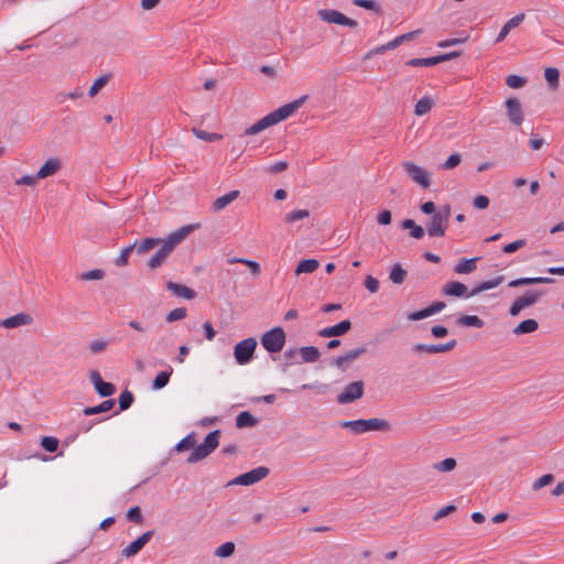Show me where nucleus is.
Wrapping results in <instances>:
<instances>
[{"label": "nucleus", "mask_w": 564, "mask_h": 564, "mask_svg": "<svg viewBox=\"0 0 564 564\" xmlns=\"http://www.w3.org/2000/svg\"><path fill=\"white\" fill-rule=\"evenodd\" d=\"M199 225H187L178 228L177 230L171 232L166 238L162 239V242L159 245L158 251L149 259L148 268L150 270H155L160 268L169 256L173 252L175 247L184 241L187 236Z\"/></svg>", "instance_id": "obj_1"}, {"label": "nucleus", "mask_w": 564, "mask_h": 564, "mask_svg": "<svg viewBox=\"0 0 564 564\" xmlns=\"http://www.w3.org/2000/svg\"><path fill=\"white\" fill-rule=\"evenodd\" d=\"M307 99V96L304 95L299 99L293 100L292 102L285 104L282 107L275 109L274 111L268 113L249 128H247L243 132V135H256L263 130L278 124L279 122L291 117Z\"/></svg>", "instance_id": "obj_2"}, {"label": "nucleus", "mask_w": 564, "mask_h": 564, "mask_svg": "<svg viewBox=\"0 0 564 564\" xmlns=\"http://www.w3.org/2000/svg\"><path fill=\"white\" fill-rule=\"evenodd\" d=\"M339 426L341 429L349 430L357 435L371 431H389L391 429V424L387 420L378 417L343 421L339 423Z\"/></svg>", "instance_id": "obj_3"}, {"label": "nucleus", "mask_w": 564, "mask_h": 564, "mask_svg": "<svg viewBox=\"0 0 564 564\" xmlns=\"http://www.w3.org/2000/svg\"><path fill=\"white\" fill-rule=\"evenodd\" d=\"M451 217V206L444 205L437 208V213L432 215L426 221L425 227L430 237H443L448 227Z\"/></svg>", "instance_id": "obj_4"}, {"label": "nucleus", "mask_w": 564, "mask_h": 564, "mask_svg": "<svg viewBox=\"0 0 564 564\" xmlns=\"http://www.w3.org/2000/svg\"><path fill=\"white\" fill-rule=\"evenodd\" d=\"M220 431L210 432L199 445H195L194 451L187 457L188 464H195L208 457L219 445Z\"/></svg>", "instance_id": "obj_5"}, {"label": "nucleus", "mask_w": 564, "mask_h": 564, "mask_svg": "<svg viewBox=\"0 0 564 564\" xmlns=\"http://www.w3.org/2000/svg\"><path fill=\"white\" fill-rule=\"evenodd\" d=\"M261 345L271 352H280L285 345V333L282 327H274L261 336Z\"/></svg>", "instance_id": "obj_6"}, {"label": "nucleus", "mask_w": 564, "mask_h": 564, "mask_svg": "<svg viewBox=\"0 0 564 564\" xmlns=\"http://www.w3.org/2000/svg\"><path fill=\"white\" fill-rule=\"evenodd\" d=\"M543 291L540 290H529L523 295L519 296L510 306L509 314L511 316H518L522 310L533 306L536 304L542 295Z\"/></svg>", "instance_id": "obj_7"}, {"label": "nucleus", "mask_w": 564, "mask_h": 564, "mask_svg": "<svg viewBox=\"0 0 564 564\" xmlns=\"http://www.w3.org/2000/svg\"><path fill=\"white\" fill-rule=\"evenodd\" d=\"M257 340L253 337L237 343L234 347V357L239 365H247L253 358Z\"/></svg>", "instance_id": "obj_8"}, {"label": "nucleus", "mask_w": 564, "mask_h": 564, "mask_svg": "<svg viewBox=\"0 0 564 564\" xmlns=\"http://www.w3.org/2000/svg\"><path fill=\"white\" fill-rule=\"evenodd\" d=\"M269 475V468L259 466L248 473L241 474L230 480L227 486H251L264 479Z\"/></svg>", "instance_id": "obj_9"}, {"label": "nucleus", "mask_w": 564, "mask_h": 564, "mask_svg": "<svg viewBox=\"0 0 564 564\" xmlns=\"http://www.w3.org/2000/svg\"><path fill=\"white\" fill-rule=\"evenodd\" d=\"M402 167L406 175L417 185L423 188H429L431 185V174L423 167L416 165L411 161H404Z\"/></svg>", "instance_id": "obj_10"}, {"label": "nucleus", "mask_w": 564, "mask_h": 564, "mask_svg": "<svg viewBox=\"0 0 564 564\" xmlns=\"http://www.w3.org/2000/svg\"><path fill=\"white\" fill-rule=\"evenodd\" d=\"M317 15L322 21L326 23H334L349 28H356L358 25L356 20L346 17L337 10L322 9L317 11Z\"/></svg>", "instance_id": "obj_11"}, {"label": "nucleus", "mask_w": 564, "mask_h": 564, "mask_svg": "<svg viewBox=\"0 0 564 564\" xmlns=\"http://www.w3.org/2000/svg\"><path fill=\"white\" fill-rule=\"evenodd\" d=\"M364 395V382L361 380L350 382L337 395L339 404H348L359 400Z\"/></svg>", "instance_id": "obj_12"}, {"label": "nucleus", "mask_w": 564, "mask_h": 564, "mask_svg": "<svg viewBox=\"0 0 564 564\" xmlns=\"http://www.w3.org/2000/svg\"><path fill=\"white\" fill-rule=\"evenodd\" d=\"M153 530L147 531L141 534L137 540L132 541L129 545L121 550V555L126 558L135 556L143 546L152 539Z\"/></svg>", "instance_id": "obj_13"}, {"label": "nucleus", "mask_w": 564, "mask_h": 564, "mask_svg": "<svg viewBox=\"0 0 564 564\" xmlns=\"http://www.w3.org/2000/svg\"><path fill=\"white\" fill-rule=\"evenodd\" d=\"M458 55H459L458 52H451V53H446V54L433 56V57L412 58L406 62V65L414 66V67H419V66L430 67V66H434L441 62H445V61L455 58Z\"/></svg>", "instance_id": "obj_14"}, {"label": "nucleus", "mask_w": 564, "mask_h": 564, "mask_svg": "<svg viewBox=\"0 0 564 564\" xmlns=\"http://www.w3.org/2000/svg\"><path fill=\"white\" fill-rule=\"evenodd\" d=\"M506 108L510 122L520 126L524 119L521 102L517 98H509L506 100Z\"/></svg>", "instance_id": "obj_15"}, {"label": "nucleus", "mask_w": 564, "mask_h": 564, "mask_svg": "<svg viewBox=\"0 0 564 564\" xmlns=\"http://www.w3.org/2000/svg\"><path fill=\"white\" fill-rule=\"evenodd\" d=\"M89 378L99 395L110 397L116 392V387L112 383L105 382L97 370L90 371Z\"/></svg>", "instance_id": "obj_16"}, {"label": "nucleus", "mask_w": 564, "mask_h": 564, "mask_svg": "<svg viewBox=\"0 0 564 564\" xmlns=\"http://www.w3.org/2000/svg\"><path fill=\"white\" fill-rule=\"evenodd\" d=\"M456 346V340L452 339L446 344H416L413 349L416 352H426V354H441L452 350Z\"/></svg>", "instance_id": "obj_17"}, {"label": "nucleus", "mask_w": 564, "mask_h": 564, "mask_svg": "<svg viewBox=\"0 0 564 564\" xmlns=\"http://www.w3.org/2000/svg\"><path fill=\"white\" fill-rule=\"evenodd\" d=\"M366 352H367L366 347H358V348L351 349V350L347 351L345 355L337 357L334 360V364L339 369L345 371L348 368L349 364L354 362L356 359H358L360 356H362Z\"/></svg>", "instance_id": "obj_18"}, {"label": "nucleus", "mask_w": 564, "mask_h": 564, "mask_svg": "<svg viewBox=\"0 0 564 564\" xmlns=\"http://www.w3.org/2000/svg\"><path fill=\"white\" fill-rule=\"evenodd\" d=\"M63 167V163L58 158H51L39 169L37 177L40 180L47 178L58 173Z\"/></svg>", "instance_id": "obj_19"}, {"label": "nucleus", "mask_w": 564, "mask_h": 564, "mask_svg": "<svg viewBox=\"0 0 564 564\" xmlns=\"http://www.w3.org/2000/svg\"><path fill=\"white\" fill-rule=\"evenodd\" d=\"M32 323H33V318L30 314L19 313L11 317L0 321V327L17 328L20 326L31 325Z\"/></svg>", "instance_id": "obj_20"}, {"label": "nucleus", "mask_w": 564, "mask_h": 564, "mask_svg": "<svg viewBox=\"0 0 564 564\" xmlns=\"http://www.w3.org/2000/svg\"><path fill=\"white\" fill-rule=\"evenodd\" d=\"M351 328V322L349 319L341 321L340 323L325 327L318 332V335L324 338L337 337L345 335Z\"/></svg>", "instance_id": "obj_21"}, {"label": "nucleus", "mask_w": 564, "mask_h": 564, "mask_svg": "<svg viewBox=\"0 0 564 564\" xmlns=\"http://www.w3.org/2000/svg\"><path fill=\"white\" fill-rule=\"evenodd\" d=\"M166 289L177 297H183L185 300H193L196 297V292L194 290L176 282L169 281L166 283Z\"/></svg>", "instance_id": "obj_22"}, {"label": "nucleus", "mask_w": 564, "mask_h": 564, "mask_svg": "<svg viewBox=\"0 0 564 564\" xmlns=\"http://www.w3.org/2000/svg\"><path fill=\"white\" fill-rule=\"evenodd\" d=\"M161 242L162 239L160 238H144L142 240L134 241L132 246L138 254L143 256L153 250L154 248L159 247Z\"/></svg>", "instance_id": "obj_23"}, {"label": "nucleus", "mask_w": 564, "mask_h": 564, "mask_svg": "<svg viewBox=\"0 0 564 564\" xmlns=\"http://www.w3.org/2000/svg\"><path fill=\"white\" fill-rule=\"evenodd\" d=\"M524 18H525L524 13H519V14L514 15L513 18H511L509 21H507L505 23V25L501 28V30L496 39V43L502 42L512 29H516L521 24V22L524 20Z\"/></svg>", "instance_id": "obj_24"}, {"label": "nucleus", "mask_w": 564, "mask_h": 564, "mask_svg": "<svg viewBox=\"0 0 564 564\" xmlns=\"http://www.w3.org/2000/svg\"><path fill=\"white\" fill-rule=\"evenodd\" d=\"M240 195V192L235 189L231 191L217 199L214 200L212 205V210L218 213L229 206L235 199H237Z\"/></svg>", "instance_id": "obj_25"}, {"label": "nucleus", "mask_w": 564, "mask_h": 564, "mask_svg": "<svg viewBox=\"0 0 564 564\" xmlns=\"http://www.w3.org/2000/svg\"><path fill=\"white\" fill-rule=\"evenodd\" d=\"M443 293L448 296H456V297H463L468 296L467 294V286L458 281H453L447 283L443 288Z\"/></svg>", "instance_id": "obj_26"}, {"label": "nucleus", "mask_w": 564, "mask_h": 564, "mask_svg": "<svg viewBox=\"0 0 564 564\" xmlns=\"http://www.w3.org/2000/svg\"><path fill=\"white\" fill-rule=\"evenodd\" d=\"M553 282H554V279H552V278H543V276H538V278H520V279H516V280L510 281L508 283V286L509 288H518V286L532 285V284H538V283L549 284V283H553Z\"/></svg>", "instance_id": "obj_27"}, {"label": "nucleus", "mask_w": 564, "mask_h": 564, "mask_svg": "<svg viewBox=\"0 0 564 564\" xmlns=\"http://www.w3.org/2000/svg\"><path fill=\"white\" fill-rule=\"evenodd\" d=\"M478 260L479 258L477 257L471 259H463L456 263L454 271L458 274H469L476 270V262Z\"/></svg>", "instance_id": "obj_28"}, {"label": "nucleus", "mask_w": 564, "mask_h": 564, "mask_svg": "<svg viewBox=\"0 0 564 564\" xmlns=\"http://www.w3.org/2000/svg\"><path fill=\"white\" fill-rule=\"evenodd\" d=\"M505 278L502 275H499L492 280L484 281L479 283L476 288L471 290V292L468 294V296H475L484 291L494 289L498 285H500L503 282Z\"/></svg>", "instance_id": "obj_29"}, {"label": "nucleus", "mask_w": 564, "mask_h": 564, "mask_svg": "<svg viewBox=\"0 0 564 564\" xmlns=\"http://www.w3.org/2000/svg\"><path fill=\"white\" fill-rule=\"evenodd\" d=\"M539 328V323L535 319L529 318L522 321L513 328V334L523 335L535 332Z\"/></svg>", "instance_id": "obj_30"}, {"label": "nucleus", "mask_w": 564, "mask_h": 564, "mask_svg": "<svg viewBox=\"0 0 564 564\" xmlns=\"http://www.w3.org/2000/svg\"><path fill=\"white\" fill-rule=\"evenodd\" d=\"M258 420L248 411L241 412L236 417L238 429L252 427L257 425Z\"/></svg>", "instance_id": "obj_31"}, {"label": "nucleus", "mask_w": 564, "mask_h": 564, "mask_svg": "<svg viewBox=\"0 0 564 564\" xmlns=\"http://www.w3.org/2000/svg\"><path fill=\"white\" fill-rule=\"evenodd\" d=\"M433 106H434V99L430 96H425L416 102V105L414 107V113L416 116H424L431 111Z\"/></svg>", "instance_id": "obj_32"}, {"label": "nucleus", "mask_w": 564, "mask_h": 564, "mask_svg": "<svg viewBox=\"0 0 564 564\" xmlns=\"http://www.w3.org/2000/svg\"><path fill=\"white\" fill-rule=\"evenodd\" d=\"M408 276L406 270L402 268L400 263H395L392 265L389 274V279L394 284H402Z\"/></svg>", "instance_id": "obj_33"}, {"label": "nucleus", "mask_w": 564, "mask_h": 564, "mask_svg": "<svg viewBox=\"0 0 564 564\" xmlns=\"http://www.w3.org/2000/svg\"><path fill=\"white\" fill-rule=\"evenodd\" d=\"M318 267L319 262L315 259L302 260L295 269V274L300 275L302 273H312L317 270Z\"/></svg>", "instance_id": "obj_34"}, {"label": "nucleus", "mask_w": 564, "mask_h": 564, "mask_svg": "<svg viewBox=\"0 0 564 564\" xmlns=\"http://www.w3.org/2000/svg\"><path fill=\"white\" fill-rule=\"evenodd\" d=\"M111 79V74H105L96 78L89 88V97H95Z\"/></svg>", "instance_id": "obj_35"}, {"label": "nucleus", "mask_w": 564, "mask_h": 564, "mask_svg": "<svg viewBox=\"0 0 564 564\" xmlns=\"http://www.w3.org/2000/svg\"><path fill=\"white\" fill-rule=\"evenodd\" d=\"M113 405H115L113 400H106L97 406L85 408L83 413L85 415H95V414L107 412V411L111 410L113 408Z\"/></svg>", "instance_id": "obj_36"}, {"label": "nucleus", "mask_w": 564, "mask_h": 564, "mask_svg": "<svg viewBox=\"0 0 564 564\" xmlns=\"http://www.w3.org/2000/svg\"><path fill=\"white\" fill-rule=\"evenodd\" d=\"M457 324L465 327L481 328L484 326V321L476 315H462L458 317Z\"/></svg>", "instance_id": "obj_37"}, {"label": "nucleus", "mask_w": 564, "mask_h": 564, "mask_svg": "<svg viewBox=\"0 0 564 564\" xmlns=\"http://www.w3.org/2000/svg\"><path fill=\"white\" fill-rule=\"evenodd\" d=\"M300 355L304 362H315L319 358V351L314 346L302 347Z\"/></svg>", "instance_id": "obj_38"}, {"label": "nucleus", "mask_w": 564, "mask_h": 564, "mask_svg": "<svg viewBox=\"0 0 564 564\" xmlns=\"http://www.w3.org/2000/svg\"><path fill=\"white\" fill-rule=\"evenodd\" d=\"M401 226L403 229H410L411 236L415 239H421L424 236V228L416 225L413 219H404Z\"/></svg>", "instance_id": "obj_39"}, {"label": "nucleus", "mask_w": 564, "mask_h": 564, "mask_svg": "<svg viewBox=\"0 0 564 564\" xmlns=\"http://www.w3.org/2000/svg\"><path fill=\"white\" fill-rule=\"evenodd\" d=\"M195 445H196V435H195V433H189L188 435H186L183 440H181L176 444L175 451L178 453H182V452L191 449V448L194 449Z\"/></svg>", "instance_id": "obj_40"}, {"label": "nucleus", "mask_w": 564, "mask_h": 564, "mask_svg": "<svg viewBox=\"0 0 564 564\" xmlns=\"http://www.w3.org/2000/svg\"><path fill=\"white\" fill-rule=\"evenodd\" d=\"M544 77H545V80L547 82L549 86L552 89H556L558 87V85H560V72H558L557 68L547 67L544 70Z\"/></svg>", "instance_id": "obj_41"}, {"label": "nucleus", "mask_w": 564, "mask_h": 564, "mask_svg": "<svg viewBox=\"0 0 564 564\" xmlns=\"http://www.w3.org/2000/svg\"><path fill=\"white\" fill-rule=\"evenodd\" d=\"M457 462L455 458L448 457L433 465V469L440 473H449L455 469Z\"/></svg>", "instance_id": "obj_42"}, {"label": "nucleus", "mask_w": 564, "mask_h": 564, "mask_svg": "<svg viewBox=\"0 0 564 564\" xmlns=\"http://www.w3.org/2000/svg\"><path fill=\"white\" fill-rule=\"evenodd\" d=\"M192 132L194 135L200 140H204L206 142H215L223 139L221 134L215 133V132H207L205 130H200L197 128H193Z\"/></svg>", "instance_id": "obj_43"}, {"label": "nucleus", "mask_w": 564, "mask_h": 564, "mask_svg": "<svg viewBox=\"0 0 564 564\" xmlns=\"http://www.w3.org/2000/svg\"><path fill=\"white\" fill-rule=\"evenodd\" d=\"M171 375H172V369L170 371L159 372L152 382V389L160 390V389L164 388L169 383Z\"/></svg>", "instance_id": "obj_44"}, {"label": "nucleus", "mask_w": 564, "mask_h": 564, "mask_svg": "<svg viewBox=\"0 0 564 564\" xmlns=\"http://www.w3.org/2000/svg\"><path fill=\"white\" fill-rule=\"evenodd\" d=\"M310 217V212L307 209H295L292 210L284 216V220L288 224H293L295 221L305 219Z\"/></svg>", "instance_id": "obj_45"}, {"label": "nucleus", "mask_w": 564, "mask_h": 564, "mask_svg": "<svg viewBox=\"0 0 564 564\" xmlns=\"http://www.w3.org/2000/svg\"><path fill=\"white\" fill-rule=\"evenodd\" d=\"M83 97V93L78 89H74L72 91H59L56 94L55 96V100L57 104H64L66 102L67 99H73V100H76V99H79Z\"/></svg>", "instance_id": "obj_46"}, {"label": "nucleus", "mask_w": 564, "mask_h": 564, "mask_svg": "<svg viewBox=\"0 0 564 564\" xmlns=\"http://www.w3.org/2000/svg\"><path fill=\"white\" fill-rule=\"evenodd\" d=\"M352 3L366 10H371L377 14H382L381 6L375 0H354Z\"/></svg>", "instance_id": "obj_47"}, {"label": "nucleus", "mask_w": 564, "mask_h": 564, "mask_svg": "<svg viewBox=\"0 0 564 564\" xmlns=\"http://www.w3.org/2000/svg\"><path fill=\"white\" fill-rule=\"evenodd\" d=\"M235 543L226 542L215 550V555L218 557H229L235 552Z\"/></svg>", "instance_id": "obj_48"}, {"label": "nucleus", "mask_w": 564, "mask_h": 564, "mask_svg": "<svg viewBox=\"0 0 564 564\" xmlns=\"http://www.w3.org/2000/svg\"><path fill=\"white\" fill-rule=\"evenodd\" d=\"M58 440L54 436H43L41 438V446L50 453L56 452L58 448Z\"/></svg>", "instance_id": "obj_49"}, {"label": "nucleus", "mask_w": 564, "mask_h": 564, "mask_svg": "<svg viewBox=\"0 0 564 564\" xmlns=\"http://www.w3.org/2000/svg\"><path fill=\"white\" fill-rule=\"evenodd\" d=\"M134 398H133V394L128 391V390H124L120 393L119 395V408L121 411H124L127 409H129L133 402Z\"/></svg>", "instance_id": "obj_50"}, {"label": "nucleus", "mask_w": 564, "mask_h": 564, "mask_svg": "<svg viewBox=\"0 0 564 564\" xmlns=\"http://www.w3.org/2000/svg\"><path fill=\"white\" fill-rule=\"evenodd\" d=\"M134 251V248L132 245L123 248L119 254V257L116 259L115 263L116 265L118 267H124L128 264L129 262V257L131 254V252Z\"/></svg>", "instance_id": "obj_51"}, {"label": "nucleus", "mask_w": 564, "mask_h": 564, "mask_svg": "<svg viewBox=\"0 0 564 564\" xmlns=\"http://www.w3.org/2000/svg\"><path fill=\"white\" fill-rule=\"evenodd\" d=\"M402 43L399 40V37H395L394 40H392V41H390V42H388V43H386L383 45H380V46L376 47L375 50H372L370 52V54H383L387 51L397 48Z\"/></svg>", "instance_id": "obj_52"}, {"label": "nucleus", "mask_w": 564, "mask_h": 564, "mask_svg": "<svg viewBox=\"0 0 564 564\" xmlns=\"http://www.w3.org/2000/svg\"><path fill=\"white\" fill-rule=\"evenodd\" d=\"M506 84L508 87L517 89L523 87L527 84V79L518 75H509L506 78Z\"/></svg>", "instance_id": "obj_53"}, {"label": "nucleus", "mask_w": 564, "mask_h": 564, "mask_svg": "<svg viewBox=\"0 0 564 564\" xmlns=\"http://www.w3.org/2000/svg\"><path fill=\"white\" fill-rule=\"evenodd\" d=\"M186 317V308L177 307L172 310L165 317L167 323H173L176 321H181Z\"/></svg>", "instance_id": "obj_54"}, {"label": "nucleus", "mask_w": 564, "mask_h": 564, "mask_svg": "<svg viewBox=\"0 0 564 564\" xmlns=\"http://www.w3.org/2000/svg\"><path fill=\"white\" fill-rule=\"evenodd\" d=\"M108 345H109V340L108 339L93 340L89 344V350L93 354H100V352H102V351H105L107 349Z\"/></svg>", "instance_id": "obj_55"}, {"label": "nucleus", "mask_w": 564, "mask_h": 564, "mask_svg": "<svg viewBox=\"0 0 564 564\" xmlns=\"http://www.w3.org/2000/svg\"><path fill=\"white\" fill-rule=\"evenodd\" d=\"M554 480V476L552 474H545L543 476H541L540 478H538L533 485H532V489L533 490H540L542 489L543 487L552 484Z\"/></svg>", "instance_id": "obj_56"}, {"label": "nucleus", "mask_w": 564, "mask_h": 564, "mask_svg": "<svg viewBox=\"0 0 564 564\" xmlns=\"http://www.w3.org/2000/svg\"><path fill=\"white\" fill-rule=\"evenodd\" d=\"M462 162V155L459 153L451 154L447 160L442 164L444 170H453Z\"/></svg>", "instance_id": "obj_57"}, {"label": "nucleus", "mask_w": 564, "mask_h": 564, "mask_svg": "<svg viewBox=\"0 0 564 564\" xmlns=\"http://www.w3.org/2000/svg\"><path fill=\"white\" fill-rule=\"evenodd\" d=\"M127 519L137 524L142 523L143 517L141 514V509L138 506L130 508L127 512Z\"/></svg>", "instance_id": "obj_58"}, {"label": "nucleus", "mask_w": 564, "mask_h": 564, "mask_svg": "<svg viewBox=\"0 0 564 564\" xmlns=\"http://www.w3.org/2000/svg\"><path fill=\"white\" fill-rule=\"evenodd\" d=\"M37 180H40V177H37V173L35 175H23L15 181V185L34 186L37 183Z\"/></svg>", "instance_id": "obj_59"}, {"label": "nucleus", "mask_w": 564, "mask_h": 564, "mask_svg": "<svg viewBox=\"0 0 564 564\" xmlns=\"http://www.w3.org/2000/svg\"><path fill=\"white\" fill-rule=\"evenodd\" d=\"M105 276V272L100 269H94L82 274V280H101Z\"/></svg>", "instance_id": "obj_60"}, {"label": "nucleus", "mask_w": 564, "mask_h": 564, "mask_svg": "<svg viewBox=\"0 0 564 564\" xmlns=\"http://www.w3.org/2000/svg\"><path fill=\"white\" fill-rule=\"evenodd\" d=\"M231 262H240V263H243L246 265H248L251 270V273L253 275H259L260 274V264L256 261H252V260H247V259H234Z\"/></svg>", "instance_id": "obj_61"}, {"label": "nucleus", "mask_w": 564, "mask_h": 564, "mask_svg": "<svg viewBox=\"0 0 564 564\" xmlns=\"http://www.w3.org/2000/svg\"><path fill=\"white\" fill-rule=\"evenodd\" d=\"M289 164L285 161H279L272 165L267 166V172L270 174H278L284 172L288 169Z\"/></svg>", "instance_id": "obj_62"}, {"label": "nucleus", "mask_w": 564, "mask_h": 564, "mask_svg": "<svg viewBox=\"0 0 564 564\" xmlns=\"http://www.w3.org/2000/svg\"><path fill=\"white\" fill-rule=\"evenodd\" d=\"M525 246V240L523 239H518L513 242H510L508 245H506L503 247V252L506 253H513L516 252L517 250H519L520 248L524 247Z\"/></svg>", "instance_id": "obj_63"}, {"label": "nucleus", "mask_w": 564, "mask_h": 564, "mask_svg": "<svg viewBox=\"0 0 564 564\" xmlns=\"http://www.w3.org/2000/svg\"><path fill=\"white\" fill-rule=\"evenodd\" d=\"M365 288L369 292L376 293L379 290V281L376 278H373L372 275H368L365 279Z\"/></svg>", "instance_id": "obj_64"}]
</instances>
